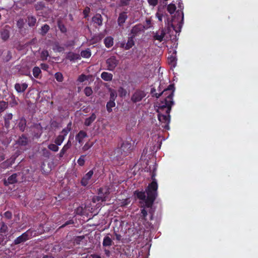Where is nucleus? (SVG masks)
Returning <instances> with one entry per match:
<instances>
[{
  "label": "nucleus",
  "mask_w": 258,
  "mask_h": 258,
  "mask_svg": "<svg viewBox=\"0 0 258 258\" xmlns=\"http://www.w3.org/2000/svg\"><path fill=\"white\" fill-rule=\"evenodd\" d=\"M70 132V129L69 128H68V129L66 128H63L61 132H60V135H61L62 136H64V137H66L67 136V135H68V133Z\"/></svg>",
  "instance_id": "obj_59"
},
{
  "label": "nucleus",
  "mask_w": 258,
  "mask_h": 258,
  "mask_svg": "<svg viewBox=\"0 0 258 258\" xmlns=\"http://www.w3.org/2000/svg\"><path fill=\"white\" fill-rule=\"evenodd\" d=\"M85 95L87 97L90 96L93 94V90L90 87H86L84 90Z\"/></svg>",
  "instance_id": "obj_38"
},
{
  "label": "nucleus",
  "mask_w": 258,
  "mask_h": 258,
  "mask_svg": "<svg viewBox=\"0 0 258 258\" xmlns=\"http://www.w3.org/2000/svg\"><path fill=\"white\" fill-rule=\"evenodd\" d=\"M101 78L105 81H110L112 80L113 75L111 73L103 72L101 74Z\"/></svg>",
  "instance_id": "obj_25"
},
{
  "label": "nucleus",
  "mask_w": 258,
  "mask_h": 258,
  "mask_svg": "<svg viewBox=\"0 0 258 258\" xmlns=\"http://www.w3.org/2000/svg\"><path fill=\"white\" fill-rule=\"evenodd\" d=\"M107 70L110 71L114 70L119 63V60L115 56H111L106 61Z\"/></svg>",
  "instance_id": "obj_8"
},
{
  "label": "nucleus",
  "mask_w": 258,
  "mask_h": 258,
  "mask_svg": "<svg viewBox=\"0 0 258 258\" xmlns=\"http://www.w3.org/2000/svg\"><path fill=\"white\" fill-rule=\"evenodd\" d=\"M74 223V222L73 220H72V219L66 221L63 225H62L60 227V228H64V227H66L67 225H69L70 224H73Z\"/></svg>",
  "instance_id": "obj_57"
},
{
  "label": "nucleus",
  "mask_w": 258,
  "mask_h": 258,
  "mask_svg": "<svg viewBox=\"0 0 258 258\" xmlns=\"http://www.w3.org/2000/svg\"><path fill=\"white\" fill-rule=\"evenodd\" d=\"M92 21L98 26H102L103 21L102 16L100 14H96L93 17Z\"/></svg>",
  "instance_id": "obj_20"
},
{
  "label": "nucleus",
  "mask_w": 258,
  "mask_h": 258,
  "mask_svg": "<svg viewBox=\"0 0 258 258\" xmlns=\"http://www.w3.org/2000/svg\"><path fill=\"white\" fill-rule=\"evenodd\" d=\"M94 172L93 170H90L86 173L82 178L81 184L83 186L86 187L89 183V181L93 175Z\"/></svg>",
  "instance_id": "obj_9"
},
{
  "label": "nucleus",
  "mask_w": 258,
  "mask_h": 258,
  "mask_svg": "<svg viewBox=\"0 0 258 258\" xmlns=\"http://www.w3.org/2000/svg\"><path fill=\"white\" fill-rule=\"evenodd\" d=\"M104 43L107 48H110L113 45V38L111 36H108L104 40Z\"/></svg>",
  "instance_id": "obj_26"
},
{
  "label": "nucleus",
  "mask_w": 258,
  "mask_h": 258,
  "mask_svg": "<svg viewBox=\"0 0 258 258\" xmlns=\"http://www.w3.org/2000/svg\"><path fill=\"white\" fill-rule=\"evenodd\" d=\"M66 58L70 61H74L75 60L80 59L81 57L79 54L69 52L67 55Z\"/></svg>",
  "instance_id": "obj_22"
},
{
  "label": "nucleus",
  "mask_w": 258,
  "mask_h": 258,
  "mask_svg": "<svg viewBox=\"0 0 258 258\" xmlns=\"http://www.w3.org/2000/svg\"><path fill=\"white\" fill-rule=\"evenodd\" d=\"M66 137L61 135H59L54 140V143L57 145L60 146L63 142Z\"/></svg>",
  "instance_id": "obj_31"
},
{
  "label": "nucleus",
  "mask_w": 258,
  "mask_h": 258,
  "mask_svg": "<svg viewBox=\"0 0 258 258\" xmlns=\"http://www.w3.org/2000/svg\"><path fill=\"white\" fill-rule=\"evenodd\" d=\"M148 215L147 211L144 208L141 210V217H142L144 220H146V217Z\"/></svg>",
  "instance_id": "obj_56"
},
{
  "label": "nucleus",
  "mask_w": 258,
  "mask_h": 258,
  "mask_svg": "<svg viewBox=\"0 0 258 258\" xmlns=\"http://www.w3.org/2000/svg\"><path fill=\"white\" fill-rule=\"evenodd\" d=\"M164 109H165V108ZM165 113V114L159 113L158 115V120L161 123V125L162 126V127L166 130H169V124L170 123V112L167 113V108H166Z\"/></svg>",
  "instance_id": "obj_5"
},
{
  "label": "nucleus",
  "mask_w": 258,
  "mask_h": 258,
  "mask_svg": "<svg viewBox=\"0 0 258 258\" xmlns=\"http://www.w3.org/2000/svg\"><path fill=\"white\" fill-rule=\"evenodd\" d=\"M115 106V103L113 101L109 100L106 104V109L108 112L112 111V108Z\"/></svg>",
  "instance_id": "obj_33"
},
{
  "label": "nucleus",
  "mask_w": 258,
  "mask_h": 258,
  "mask_svg": "<svg viewBox=\"0 0 258 258\" xmlns=\"http://www.w3.org/2000/svg\"><path fill=\"white\" fill-rule=\"evenodd\" d=\"M158 185L157 182H151L146 188L147 199L145 202V206L147 208H151L154 201L158 196Z\"/></svg>",
  "instance_id": "obj_3"
},
{
  "label": "nucleus",
  "mask_w": 258,
  "mask_h": 258,
  "mask_svg": "<svg viewBox=\"0 0 258 258\" xmlns=\"http://www.w3.org/2000/svg\"><path fill=\"white\" fill-rule=\"evenodd\" d=\"M175 91L174 85L173 84H170L168 87L163 91L160 92L161 96L163 95L165 98L163 100L161 101L159 104V109L161 111H164L165 108H167V112H170L172 106L174 104L173 97Z\"/></svg>",
  "instance_id": "obj_2"
},
{
  "label": "nucleus",
  "mask_w": 258,
  "mask_h": 258,
  "mask_svg": "<svg viewBox=\"0 0 258 258\" xmlns=\"http://www.w3.org/2000/svg\"><path fill=\"white\" fill-rule=\"evenodd\" d=\"M150 93L153 97H156L159 98L161 96V94L159 93H156V89L153 87L151 89Z\"/></svg>",
  "instance_id": "obj_42"
},
{
  "label": "nucleus",
  "mask_w": 258,
  "mask_h": 258,
  "mask_svg": "<svg viewBox=\"0 0 258 258\" xmlns=\"http://www.w3.org/2000/svg\"><path fill=\"white\" fill-rule=\"evenodd\" d=\"M109 194V189L107 188L100 187L98 190V196L93 197L92 201L94 203L96 202H105L106 201Z\"/></svg>",
  "instance_id": "obj_4"
},
{
  "label": "nucleus",
  "mask_w": 258,
  "mask_h": 258,
  "mask_svg": "<svg viewBox=\"0 0 258 258\" xmlns=\"http://www.w3.org/2000/svg\"><path fill=\"white\" fill-rule=\"evenodd\" d=\"M127 18L128 17L126 12H122L119 13L117 18L118 25L120 27L122 26Z\"/></svg>",
  "instance_id": "obj_12"
},
{
  "label": "nucleus",
  "mask_w": 258,
  "mask_h": 258,
  "mask_svg": "<svg viewBox=\"0 0 258 258\" xmlns=\"http://www.w3.org/2000/svg\"><path fill=\"white\" fill-rule=\"evenodd\" d=\"M143 30V26L140 24L135 25L131 30V36L136 38L139 36Z\"/></svg>",
  "instance_id": "obj_10"
},
{
  "label": "nucleus",
  "mask_w": 258,
  "mask_h": 258,
  "mask_svg": "<svg viewBox=\"0 0 258 258\" xmlns=\"http://www.w3.org/2000/svg\"><path fill=\"white\" fill-rule=\"evenodd\" d=\"M41 68L44 71H47L49 68L48 65L46 63H42L40 64Z\"/></svg>",
  "instance_id": "obj_63"
},
{
  "label": "nucleus",
  "mask_w": 258,
  "mask_h": 258,
  "mask_svg": "<svg viewBox=\"0 0 258 258\" xmlns=\"http://www.w3.org/2000/svg\"><path fill=\"white\" fill-rule=\"evenodd\" d=\"M101 39V37L99 36H94L92 38L91 41L92 44H95L100 41Z\"/></svg>",
  "instance_id": "obj_52"
},
{
  "label": "nucleus",
  "mask_w": 258,
  "mask_h": 258,
  "mask_svg": "<svg viewBox=\"0 0 258 258\" xmlns=\"http://www.w3.org/2000/svg\"><path fill=\"white\" fill-rule=\"evenodd\" d=\"M146 96V93L145 91L138 89L133 93L131 101L134 103H136L141 101Z\"/></svg>",
  "instance_id": "obj_6"
},
{
  "label": "nucleus",
  "mask_w": 258,
  "mask_h": 258,
  "mask_svg": "<svg viewBox=\"0 0 258 258\" xmlns=\"http://www.w3.org/2000/svg\"><path fill=\"white\" fill-rule=\"evenodd\" d=\"M158 0H148V2L150 6H156L158 4Z\"/></svg>",
  "instance_id": "obj_58"
},
{
  "label": "nucleus",
  "mask_w": 258,
  "mask_h": 258,
  "mask_svg": "<svg viewBox=\"0 0 258 258\" xmlns=\"http://www.w3.org/2000/svg\"><path fill=\"white\" fill-rule=\"evenodd\" d=\"M146 193V191H139L138 190H136L134 191V195L137 198L140 200L144 201L145 202L146 201L147 199Z\"/></svg>",
  "instance_id": "obj_19"
},
{
  "label": "nucleus",
  "mask_w": 258,
  "mask_h": 258,
  "mask_svg": "<svg viewBox=\"0 0 258 258\" xmlns=\"http://www.w3.org/2000/svg\"><path fill=\"white\" fill-rule=\"evenodd\" d=\"M17 174L14 173L8 178L7 180L5 179L4 180V185L8 186L9 184H12L17 182Z\"/></svg>",
  "instance_id": "obj_13"
},
{
  "label": "nucleus",
  "mask_w": 258,
  "mask_h": 258,
  "mask_svg": "<svg viewBox=\"0 0 258 258\" xmlns=\"http://www.w3.org/2000/svg\"><path fill=\"white\" fill-rule=\"evenodd\" d=\"M8 107V103L4 101H0V113L4 111Z\"/></svg>",
  "instance_id": "obj_37"
},
{
  "label": "nucleus",
  "mask_w": 258,
  "mask_h": 258,
  "mask_svg": "<svg viewBox=\"0 0 258 258\" xmlns=\"http://www.w3.org/2000/svg\"><path fill=\"white\" fill-rule=\"evenodd\" d=\"M132 0H120L119 6L120 7H126L130 5Z\"/></svg>",
  "instance_id": "obj_41"
},
{
  "label": "nucleus",
  "mask_w": 258,
  "mask_h": 258,
  "mask_svg": "<svg viewBox=\"0 0 258 258\" xmlns=\"http://www.w3.org/2000/svg\"><path fill=\"white\" fill-rule=\"evenodd\" d=\"M89 258H101V257L100 255L97 254H92Z\"/></svg>",
  "instance_id": "obj_64"
},
{
  "label": "nucleus",
  "mask_w": 258,
  "mask_h": 258,
  "mask_svg": "<svg viewBox=\"0 0 258 258\" xmlns=\"http://www.w3.org/2000/svg\"><path fill=\"white\" fill-rule=\"evenodd\" d=\"M118 93L119 94V96L121 97L125 96H126L127 94V92L125 89H124L122 87H120L118 89Z\"/></svg>",
  "instance_id": "obj_51"
},
{
  "label": "nucleus",
  "mask_w": 258,
  "mask_h": 258,
  "mask_svg": "<svg viewBox=\"0 0 258 258\" xmlns=\"http://www.w3.org/2000/svg\"><path fill=\"white\" fill-rule=\"evenodd\" d=\"M96 115L95 113H92L90 116L85 119L84 124L87 126H90L92 123L96 119Z\"/></svg>",
  "instance_id": "obj_24"
},
{
  "label": "nucleus",
  "mask_w": 258,
  "mask_h": 258,
  "mask_svg": "<svg viewBox=\"0 0 258 258\" xmlns=\"http://www.w3.org/2000/svg\"><path fill=\"white\" fill-rule=\"evenodd\" d=\"M81 55L84 58H89L91 55V52L89 48L82 50L81 52Z\"/></svg>",
  "instance_id": "obj_32"
},
{
  "label": "nucleus",
  "mask_w": 258,
  "mask_h": 258,
  "mask_svg": "<svg viewBox=\"0 0 258 258\" xmlns=\"http://www.w3.org/2000/svg\"><path fill=\"white\" fill-rule=\"evenodd\" d=\"M13 114L12 113H7L4 116L5 126L9 128L10 126V120L13 118Z\"/></svg>",
  "instance_id": "obj_17"
},
{
  "label": "nucleus",
  "mask_w": 258,
  "mask_h": 258,
  "mask_svg": "<svg viewBox=\"0 0 258 258\" xmlns=\"http://www.w3.org/2000/svg\"><path fill=\"white\" fill-rule=\"evenodd\" d=\"M90 12V9L88 7H86L85 9L83 10V13L84 14V16L85 18H86L88 17L89 14Z\"/></svg>",
  "instance_id": "obj_53"
},
{
  "label": "nucleus",
  "mask_w": 258,
  "mask_h": 258,
  "mask_svg": "<svg viewBox=\"0 0 258 258\" xmlns=\"http://www.w3.org/2000/svg\"><path fill=\"white\" fill-rule=\"evenodd\" d=\"M168 62L170 64H174L176 61V58L173 55L168 57Z\"/></svg>",
  "instance_id": "obj_55"
},
{
  "label": "nucleus",
  "mask_w": 258,
  "mask_h": 258,
  "mask_svg": "<svg viewBox=\"0 0 258 258\" xmlns=\"http://www.w3.org/2000/svg\"><path fill=\"white\" fill-rule=\"evenodd\" d=\"M58 27L59 29V30L61 31V32L64 33H66L67 31V29L65 25L61 23L60 21L58 22Z\"/></svg>",
  "instance_id": "obj_40"
},
{
  "label": "nucleus",
  "mask_w": 258,
  "mask_h": 258,
  "mask_svg": "<svg viewBox=\"0 0 258 258\" xmlns=\"http://www.w3.org/2000/svg\"><path fill=\"white\" fill-rule=\"evenodd\" d=\"M32 72L34 77L36 78H38L41 71L38 67H34L33 69Z\"/></svg>",
  "instance_id": "obj_34"
},
{
  "label": "nucleus",
  "mask_w": 258,
  "mask_h": 258,
  "mask_svg": "<svg viewBox=\"0 0 258 258\" xmlns=\"http://www.w3.org/2000/svg\"><path fill=\"white\" fill-rule=\"evenodd\" d=\"M9 27L8 26H6L5 28L1 30L0 32L1 37L3 41H6L10 37V31L7 28Z\"/></svg>",
  "instance_id": "obj_15"
},
{
  "label": "nucleus",
  "mask_w": 258,
  "mask_h": 258,
  "mask_svg": "<svg viewBox=\"0 0 258 258\" xmlns=\"http://www.w3.org/2000/svg\"><path fill=\"white\" fill-rule=\"evenodd\" d=\"M32 235V231L31 229L28 230L22 235L17 237L14 241V245H18L24 243L29 239Z\"/></svg>",
  "instance_id": "obj_7"
},
{
  "label": "nucleus",
  "mask_w": 258,
  "mask_h": 258,
  "mask_svg": "<svg viewBox=\"0 0 258 258\" xmlns=\"http://www.w3.org/2000/svg\"><path fill=\"white\" fill-rule=\"evenodd\" d=\"M54 77L57 81L61 82L63 80V77L62 73L60 72H57L55 74Z\"/></svg>",
  "instance_id": "obj_43"
},
{
  "label": "nucleus",
  "mask_w": 258,
  "mask_h": 258,
  "mask_svg": "<svg viewBox=\"0 0 258 258\" xmlns=\"http://www.w3.org/2000/svg\"><path fill=\"white\" fill-rule=\"evenodd\" d=\"M49 53L47 50H43L42 51L40 57L42 60H46L47 59V57L48 56Z\"/></svg>",
  "instance_id": "obj_46"
},
{
  "label": "nucleus",
  "mask_w": 258,
  "mask_h": 258,
  "mask_svg": "<svg viewBox=\"0 0 258 258\" xmlns=\"http://www.w3.org/2000/svg\"><path fill=\"white\" fill-rule=\"evenodd\" d=\"M16 158V157H12L10 159H7L5 161L2 163V167L7 168L11 166L15 163Z\"/></svg>",
  "instance_id": "obj_18"
},
{
  "label": "nucleus",
  "mask_w": 258,
  "mask_h": 258,
  "mask_svg": "<svg viewBox=\"0 0 258 258\" xmlns=\"http://www.w3.org/2000/svg\"><path fill=\"white\" fill-rule=\"evenodd\" d=\"M27 21L28 22V25L29 27H34L36 23V18L33 16H28Z\"/></svg>",
  "instance_id": "obj_27"
},
{
  "label": "nucleus",
  "mask_w": 258,
  "mask_h": 258,
  "mask_svg": "<svg viewBox=\"0 0 258 258\" xmlns=\"http://www.w3.org/2000/svg\"><path fill=\"white\" fill-rule=\"evenodd\" d=\"M28 142V138L24 135L19 137L17 141V144L22 146H25L27 145Z\"/></svg>",
  "instance_id": "obj_23"
},
{
  "label": "nucleus",
  "mask_w": 258,
  "mask_h": 258,
  "mask_svg": "<svg viewBox=\"0 0 258 258\" xmlns=\"http://www.w3.org/2000/svg\"><path fill=\"white\" fill-rule=\"evenodd\" d=\"M17 27L19 28V29H21L22 28H23L24 27V20L23 19H19L17 21Z\"/></svg>",
  "instance_id": "obj_48"
},
{
  "label": "nucleus",
  "mask_w": 258,
  "mask_h": 258,
  "mask_svg": "<svg viewBox=\"0 0 258 258\" xmlns=\"http://www.w3.org/2000/svg\"><path fill=\"white\" fill-rule=\"evenodd\" d=\"M72 143L71 141L69 140L67 143L63 146L61 150H60L58 155L59 158H62L64 156V154L71 147Z\"/></svg>",
  "instance_id": "obj_16"
},
{
  "label": "nucleus",
  "mask_w": 258,
  "mask_h": 258,
  "mask_svg": "<svg viewBox=\"0 0 258 258\" xmlns=\"http://www.w3.org/2000/svg\"><path fill=\"white\" fill-rule=\"evenodd\" d=\"M58 145H57L56 144H50L48 146V148L53 152H57L58 151L59 148Z\"/></svg>",
  "instance_id": "obj_45"
},
{
  "label": "nucleus",
  "mask_w": 258,
  "mask_h": 258,
  "mask_svg": "<svg viewBox=\"0 0 258 258\" xmlns=\"http://www.w3.org/2000/svg\"><path fill=\"white\" fill-rule=\"evenodd\" d=\"M165 32L164 30H162L161 34H158L157 33H156L153 36V38L155 40H157L159 41L160 42H162L163 40V38L165 37Z\"/></svg>",
  "instance_id": "obj_30"
},
{
  "label": "nucleus",
  "mask_w": 258,
  "mask_h": 258,
  "mask_svg": "<svg viewBox=\"0 0 258 258\" xmlns=\"http://www.w3.org/2000/svg\"><path fill=\"white\" fill-rule=\"evenodd\" d=\"M83 208L82 207H78L76 210V213L78 215H82L83 214Z\"/></svg>",
  "instance_id": "obj_61"
},
{
  "label": "nucleus",
  "mask_w": 258,
  "mask_h": 258,
  "mask_svg": "<svg viewBox=\"0 0 258 258\" xmlns=\"http://www.w3.org/2000/svg\"><path fill=\"white\" fill-rule=\"evenodd\" d=\"M55 47H56L57 51L59 52H62L64 50V47L60 46L58 44L56 45Z\"/></svg>",
  "instance_id": "obj_62"
},
{
  "label": "nucleus",
  "mask_w": 258,
  "mask_h": 258,
  "mask_svg": "<svg viewBox=\"0 0 258 258\" xmlns=\"http://www.w3.org/2000/svg\"><path fill=\"white\" fill-rule=\"evenodd\" d=\"M135 38L130 36L128 37L126 43H121L120 47L124 48L125 50H129L135 45Z\"/></svg>",
  "instance_id": "obj_11"
},
{
  "label": "nucleus",
  "mask_w": 258,
  "mask_h": 258,
  "mask_svg": "<svg viewBox=\"0 0 258 258\" xmlns=\"http://www.w3.org/2000/svg\"><path fill=\"white\" fill-rule=\"evenodd\" d=\"M88 80V77L84 74H81L78 78V81L80 83H83L85 81Z\"/></svg>",
  "instance_id": "obj_50"
},
{
  "label": "nucleus",
  "mask_w": 258,
  "mask_h": 258,
  "mask_svg": "<svg viewBox=\"0 0 258 258\" xmlns=\"http://www.w3.org/2000/svg\"><path fill=\"white\" fill-rule=\"evenodd\" d=\"M112 243L113 241L112 239L108 236H106L104 237L102 242L103 246H110L112 245Z\"/></svg>",
  "instance_id": "obj_29"
},
{
  "label": "nucleus",
  "mask_w": 258,
  "mask_h": 258,
  "mask_svg": "<svg viewBox=\"0 0 258 258\" xmlns=\"http://www.w3.org/2000/svg\"><path fill=\"white\" fill-rule=\"evenodd\" d=\"M117 97V93L114 90H111L110 93V101H115Z\"/></svg>",
  "instance_id": "obj_47"
},
{
  "label": "nucleus",
  "mask_w": 258,
  "mask_h": 258,
  "mask_svg": "<svg viewBox=\"0 0 258 258\" xmlns=\"http://www.w3.org/2000/svg\"><path fill=\"white\" fill-rule=\"evenodd\" d=\"M4 216L8 219H10L12 217V214L10 211H7L4 213Z\"/></svg>",
  "instance_id": "obj_60"
},
{
  "label": "nucleus",
  "mask_w": 258,
  "mask_h": 258,
  "mask_svg": "<svg viewBox=\"0 0 258 258\" xmlns=\"http://www.w3.org/2000/svg\"><path fill=\"white\" fill-rule=\"evenodd\" d=\"M18 126L21 132H24L25 131L26 126V120L24 117L20 118L18 123Z\"/></svg>",
  "instance_id": "obj_28"
},
{
  "label": "nucleus",
  "mask_w": 258,
  "mask_h": 258,
  "mask_svg": "<svg viewBox=\"0 0 258 258\" xmlns=\"http://www.w3.org/2000/svg\"><path fill=\"white\" fill-rule=\"evenodd\" d=\"M8 231L7 226L4 223H2V226L0 229V231L2 233H5Z\"/></svg>",
  "instance_id": "obj_54"
},
{
  "label": "nucleus",
  "mask_w": 258,
  "mask_h": 258,
  "mask_svg": "<svg viewBox=\"0 0 258 258\" xmlns=\"http://www.w3.org/2000/svg\"><path fill=\"white\" fill-rule=\"evenodd\" d=\"M85 157H86V155H82L78 159L77 163L79 166H83L84 165L85 163Z\"/></svg>",
  "instance_id": "obj_39"
},
{
  "label": "nucleus",
  "mask_w": 258,
  "mask_h": 258,
  "mask_svg": "<svg viewBox=\"0 0 258 258\" xmlns=\"http://www.w3.org/2000/svg\"><path fill=\"white\" fill-rule=\"evenodd\" d=\"M93 143H89V142H87L83 147L82 149L84 151H86L91 148L93 146Z\"/></svg>",
  "instance_id": "obj_49"
},
{
  "label": "nucleus",
  "mask_w": 258,
  "mask_h": 258,
  "mask_svg": "<svg viewBox=\"0 0 258 258\" xmlns=\"http://www.w3.org/2000/svg\"><path fill=\"white\" fill-rule=\"evenodd\" d=\"M87 137V133L83 130L80 131L76 136V140L82 145L84 138Z\"/></svg>",
  "instance_id": "obj_14"
},
{
  "label": "nucleus",
  "mask_w": 258,
  "mask_h": 258,
  "mask_svg": "<svg viewBox=\"0 0 258 258\" xmlns=\"http://www.w3.org/2000/svg\"><path fill=\"white\" fill-rule=\"evenodd\" d=\"M133 146L131 141H124L120 148H117L110 155V159L117 165H122L124 158L131 153Z\"/></svg>",
  "instance_id": "obj_1"
},
{
  "label": "nucleus",
  "mask_w": 258,
  "mask_h": 258,
  "mask_svg": "<svg viewBox=\"0 0 258 258\" xmlns=\"http://www.w3.org/2000/svg\"><path fill=\"white\" fill-rule=\"evenodd\" d=\"M27 87L28 85L26 83H23L22 84L16 83L15 85V89L18 93L24 92Z\"/></svg>",
  "instance_id": "obj_21"
},
{
  "label": "nucleus",
  "mask_w": 258,
  "mask_h": 258,
  "mask_svg": "<svg viewBox=\"0 0 258 258\" xmlns=\"http://www.w3.org/2000/svg\"><path fill=\"white\" fill-rule=\"evenodd\" d=\"M167 9L170 14H172L175 12L176 7L174 4H170L167 6Z\"/></svg>",
  "instance_id": "obj_36"
},
{
  "label": "nucleus",
  "mask_w": 258,
  "mask_h": 258,
  "mask_svg": "<svg viewBox=\"0 0 258 258\" xmlns=\"http://www.w3.org/2000/svg\"><path fill=\"white\" fill-rule=\"evenodd\" d=\"M50 27L47 24H45L41 27L40 34L44 36L45 35L49 30Z\"/></svg>",
  "instance_id": "obj_35"
},
{
  "label": "nucleus",
  "mask_w": 258,
  "mask_h": 258,
  "mask_svg": "<svg viewBox=\"0 0 258 258\" xmlns=\"http://www.w3.org/2000/svg\"><path fill=\"white\" fill-rule=\"evenodd\" d=\"M84 238L85 236L84 235L76 236L74 239V243L77 245L80 244L81 241Z\"/></svg>",
  "instance_id": "obj_44"
}]
</instances>
